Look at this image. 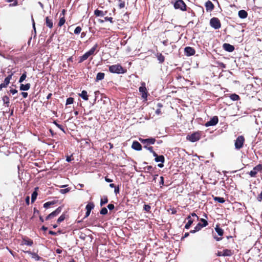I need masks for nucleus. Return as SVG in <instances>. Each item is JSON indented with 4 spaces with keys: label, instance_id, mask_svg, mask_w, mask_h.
Segmentation results:
<instances>
[{
    "label": "nucleus",
    "instance_id": "nucleus-48",
    "mask_svg": "<svg viewBox=\"0 0 262 262\" xmlns=\"http://www.w3.org/2000/svg\"><path fill=\"white\" fill-rule=\"evenodd\" d=\"M53 123H54V124H55V125L57 127H58L60 129H61V130H62L63 132H64V128H63V126H62L61 125H60V124H59L57 123V122H56V121H54L53 122Z\"/></svg>",
    "mask_w": 262,
    "mask_h": 262
},
{
    "label": "nucleus",
    "instance_id": "nucleus-44",
    "mask_svg": "<svg viewBox=\"0 0 262 262\" xmlns=\"http://www.w3.org/2000/svg\"><path fill=\"white\" fill-rule=\"evenodd\" d=\"M203 227H204V226H203L202 224L201 223H199L195 227V231H199V230H200Z\"/></svg>",
    "mask_w": 262,
    "mask_h": 262
},
{
    "label": "nucleus",
    "instance_id": "nucleus-62",
    "mask_svg": "<svg viewBox=\"0 0 262 262\" xmlns=\"http://www.w3.org/2000/svg\"><path fill=\"white\" fill-rule=\"evenodd\" d=\"M10 92L12 94H15L17 93V90H16V89H11L10 90Z\"/></svg>",
    "mask_w": 262,
    "mask_h": 262
},
{
    "label": "nucleus",
    "instance_id": "nucleus-56",
    "mask_svg": "<svg viewBox=\"0 0 262 262\" xmlns=\"http://www.w3.org/2000/svg\"><path fill=\"white\" fill-rule=\"evenodd\" d=\"M74 159V158H73V156L72 155L70 156H67V158H66V161L68 162H71V161H72Z\"/></svg>",
    "mask_w": 262,
    "mask_h": 262
},
{
    "label": "nucleus",
    "instance_id": "nucleus-55",
    "mask_svg": "<svg viewBox=\"0 0 262 262\" xmlns=\"http://www.w3.org/2000/svg\"><path fill=\"white\" fill-rule=\"evenodd\" d=\"M160 185H161V187L164 186V178L163 177L161 176L160 177Z\"/></svg>",
    "mask_w": 262,
    "mask_h": 262
},
{
    "label": "nucleus",
    "instance_id": "nucleus-33",
    "mask_svg": "<svg viewBox=\"0 0 262 262\" xmlns=\"http://www.w3.org/2000/svg\"><path fill=\"white\" fill-rule=\"evenodd\" d=\"M98 47V45L96 43L88 52L91 55H93L95 54V52L97 50Z\"/></svg>",
    "mask_w": 262,
    "mask_h": 262
},
{
    "label": "nucleus",
    "instance_id": "nucleus-58",
    "mask_svg": "<svg viewBox=\"0 0 262 262\" xmlns=\"http://www.w3.org/2000/svg\"><path fill=\"white\" fill-rule=\"evenodd\" d=\"M25 202H26V204L27 205H29L30 204V197H29V196H27L26 198Z\"/></svg>",
    "mask_w": 262,
    "mask_h": 262
},
{
    "label": "nucleus",
    "instance_id": "nucleus-54",
    "mask_svg": "<svg viewBox=\"0 0 262 262\" xmlns=\"http://www.w3.org/2000/svg\"><path fill=\"white\" fill-rule=\"evenodd\" d=\"M256 199L258 202H261L262 201V190L256 196Z\"/></svg>",
    "mask_w": 262,
    "mask_h": 262
},
{
    "label": "nucleus",
    "instance_id": "nucleus-61",
    "mask_svg": "<svg viewBox=\"0 0 262 262\" xmlns=\"http://www.w3.org/2000/svg\"><path fill=\"white\" fill-rule=\"evenodd\" d=\"M216 254L217 256H224L223 251H218Z\"/></svg>",
    "mask_w": 262,
    "mask_h": 262
},
{
    "label": "nucleus",
    "instance_id": "nucleus-4",
    "mask_svg": "<svg viewBox=\"0 0 262 262\" xmlns=\"http://www.w3.org/2000/svg\"><path fill=\"white\" fill-rule=\"evenodd\" d=\"M210 26L215 30L219 29L221 27V23L220 19L217 17H212L210 20Z\"/></svg>",
    "mask_w": 262,
    "mask_h": 262
},
{
    "label": "nucleus",
    "instance_id": "nucleus-29",
    "mask_svg": "<svg viewBox=\"0 0 262 262\" xmlns=\"http://www.w3.org/2000/svg\"><path fill=\"white\" fill-rule=\"evenodd\" d=\"M155 160L156 162H161L163 163L165 161V158L163 155L158 156L155 158Z\"/></svg>",
    "mask_w": 262,
    "mask_h": 262
},
{
    "label": "nucleus",
    "instance_id": "nucleus-16",
    "mask_svg": "<svg viewBox=\"0 0 262 262\" xmlns=\"http://www.w3.org/2000/svg\"><path fill=\"white\" fill-rule=\"evenodd\" d=\"M132 147L134 149L138 151H140L142 149V145L139 142L136 141L133 142Z\"/></svg>",
    "mask_w": 262,
    "mask_h": 262
},
{
    "label": "nucleus",
    "instance_id": "nucleus-9",
    "mask_svg": "<svg viewBox=\"0 0 262 262\" xmlns=\"http://www.w3.org/2000/svg\"><path fill=\"white\" fill-rule=\"evenodd\" d=\"M139 141L142 143L147 145H150L155 144L156 139L155 138H150L147 139L139 138Z\"/></svg>",
    "mask_w": 262,
    "mask_h": 262
},
{
    "label": "nucleus",
    "instance_id": "nucleus-59",
    "mask_svg": "<svg viewBox=\"0 0 262 262\" xmlns=\"http://www.w3.org/2000/svg\"><path fill=\"white\" fill-rule=\"evenodd\" d=\"M114 192L117 194L119 192V186H116L115 188Z\"/></svg>",
    "mask_w": 262,
    "mask_h": 262
},
{
    "label": "nucleus",
    "instance_id": "nucleus-53",
    "mask_svg": "<svg viewBox=\"0 0 262 262\" xmlns=\"http://www.w3.org/2000/svg\"><path fill=\"white\" fill-rule=\"evenodd\" d=\"M104 20L105 21H108L111 23H114L113 18L112 17L105 16V17H104Z\"/></svg>",
    "mask_w": 262,
    "mask_h": 262
},
{
    "label": "nucleus",
    "instance_id": "nucleus-46",
    "mask_svg": "<svg viewBox=\"0 0 262 262\" xmlns=\"http://www.w3.org/2000/svg\"><path fill=\"white\" fill-rule=\"evenodd\" d=\"M74 98L72 97H69L67 99L66 105L71 104L73 103Z\"/></svg>",
    "mask_w": 262,
    "mask_h": 262
},
{
    "label": "nucleus",
    "instance_id": "nucleus-34",
    "mask_svg": "<svg viewBox=\"0 0 262 262\" xmlns=\"http://www.w3.org/2000/svg\"><path fill=\"white\" fill-rule=\"evenodd\" d=\"M4 1L7 3L13 2V3L10 4V6H11V7L16 6L17 5H18L17 0H4Z\"/></svg>",
    "mask_w": 262,
    "mask_h": 262
},
{
    "label": "nucleus",
    "instance_id": "nucleus-19",
    "mask_svg": "<svg viewBox=\"0 0 262 262\" xmlns=\"http://www.w3.org/2000/svg\"><path fill=\"white\" fill-rule=\"evenodd\" d=\"M23 241L24 245L31 246L33 244V241L28 237H25L23 238Z\"/></svg>",
    "mask_w": 262,
    "mask_h": 262
},
{
    "label": "nucleus",
    "instance_id": "nucleus-11",
    "mask_svg": "<svg viewBox=\"0 0 262 262\" xmlns=\"http://www.w3.org/2000/svg\"><path fill=\"white\" fill-rule=\"evenodd\" d=\"M139 92L142 94V97L146 99L147 97V91L145 83L142 84V86L139 89Z\"/></svg>",
    "mask_w": 262,
    "mask_h": 262
},
{
    "label": "nucleus",
    "instance_id": "nucleus-51",
    "mask_svg": "<svg viewBox=\"0 0 262 262\" xmlns=\"http://www.w3.org/2000/svg\"><path fill=\"white\" fill-rule=\"evenodd\" d=\"M119 8L121 9L125 7V2L124 1H122L121 0H119Z\"/></svg>",
    "mask_w": 262,
    "mask_h": 262
},
{
    "label": "nucleus",
    "instance_id": "nucleus-35",
    "mask_svg": "<svg viewBox=\"0 0 262 262\" xmlns=\"http://www.w3.org/2000/svg\"><path fill=\"white\" fill-rule=\"evenodd\" d=\"M108 202V198L107 196H104L100 200V206H102Z\"/></svg>",
    "mask_w": 262,
    "mask_h": 262
},
{
    "label": "nucleus",
    "instance_id": "nucleus-43",
    "mask_svg": "<svg viewBox=\"0 0 262 262\" xmlns=\"http://www.w3.org/2000/svg\"><path fill=\"white\" fill-rule=\"evenodd\" d=\"M107 212L108 210L107 208L105 207L102 208L100 211V213L102 215H106L107 213Z\"/></svg>",
    "mask_w": 262,
    "mask_h": 262
},
{
    "label": "nucleus",
    "instance_id": "nucleus-64",
    "mask_svg": "<svg viewBox=\"0 0 262 262\" xmlns=\"http://www.w3.org/2000/svg\"><path fill=\"white\" fill-rule=\"evenodd\" d=\"M33 211H34V214H39V211L38 210H37L36 208H34Z\"/></svg>",
    "mask_w": 262,
    "mask_h": 262
},
{
    "label": "nucleus",
    "instance_id": "nucleus-24",
    "mask_svg": "<svg viewBox=\"0 0 262 262\" xmlns=\"http://www.w3.org/2000/svg\"><path fill=\"white\" fill-rule=\"evenodd\" d=\"M79 96H80L84 100L87 101L89 100V97L87 94V92L85 90H83L81 92V93L79 94Z\"/></svg>",
    "mask_w": 262,
    "mask_h": 262
},
{
    "label": "nucleus",
    "instance_id": "nucleus-52",
    "mask_svg": "<svg viewBox=\"0 0 262 262\" xmlns=\"http://www.w3.org/2000/svg\"><path fill=\"white\" fill-rule=\"evenodd\" d=\"M200 221L202 223V224L204 227H206L208 224V222L204 219H201Z\"/></svg>",
    "mask_w": 262,
    "mask_h": 262
},
{
    "label": "nucleus",
    "instance_id": "nucleus-38",
    "mask_svg": "<svg viewBox=\"0 0 262 262\" xmlns=\"http://www.w3.org/2000/svg\"><path fill=\"white\" fill-rule=\"evenodd\" d=\"M55 204V201H50V202H46L44 204H43V207L47 209L48 208H49L50 207L51 205H53L54 204Z\"/></svg>",
    "mask_w": 262,
    "mask_h": 262
},
{
    "label": "nucleus",
    "instance_id": "nucleus-8",
    "mask_svg": "<svg viewBox=\"0 0 262 262\" xmlns=\"http://www.w3.org/2000/svg\"><path fill=\"white\" fill-rule=\"evenodd\" d=\"M219 122V119L217 116H213L211 119L207 121L205 124V126L206 127H208L210 126H214L217 124Z\"/></svg>",
    "mask_w": 262,
    "mask_h": 262
},
{
    "label": "nucleus",
    "instance_id": "nucleus-21",
    "mask_svg": "<svg viewBox=\"0 0 262 262\" xmlns=\"http://www.w3.org/2000/svg\"><path fill=\"white\" fill-rule=\"evenodd\" d=\"M2 100L3 101L4 104L6 106L9 107L10 106V99L8 96H4L2 98Z\"/></svg>",
    "mask_w": 262,
    "mask_h": 262
},
{
    "label": "nucleus",
    "instance_id": "nucleus-10",
    "mask_svg": "<svg viewBox=\"0 0 262 262\" xmlns=\"http://www.w3.org/2000/svg\"><path fill=\"white\" fill-rule=\"evenodd\" d=\"M13 75V73H11V74H10L6 78H5L4 82L0 84V90H1L3 88H6L8 86V85L10 83V81Z\"/></svg>",
    "mask_w": 262,
    "mask_h": 262
},
{
    "label": "nucleus",
    "instance_id": "nucleus-25",
    "mask_svg": "<svg viewBox=\"0 0 262 262\" xmlns=\"http://www.w3.org/2000/svg\"><path fill=\"white\" fill-rule=\"evenodd\" d=\"M215 230L217 232L219 235L223 236L224 234V230L220 228L218 225H216L215 228Z\"/></svg>",
    "mask_w": 262,
    "mask_h": 262
},
{
    "label": "nucleus",
    "instance_id": "nucleus-32",
    "mask_svg": "<svg viewBox=\"0 0 262 262\" xmlns=\"http://www.w3.org/2000/svg\"><path fill=\"white\" fill-rule=\"evenodd\" d=\"M38 189V187H36L35 188V191H34L32 193L31 195V202L32 203H34V201L36 200L37 196V192L36 191V189Z\"/></svg>",
    "mask_w": 262,
    "mask_h": 262
},
{
    "label": "nucleus",
    "instance_id": "nucleus-26",
    "mask_svg": "<svg viewBox=\"0 0 262 262\" xmlns=\"http://www.w3.org/2000/svg\"><path fill=\"white\" fill-rule=\"evenodd\" d=\"M95 205L93 202H89L86 206L85 209L88 211H91V210L94 208Z\"/></svg>",
    "mask_w": 262,
    "mask_h": 262
},
{
    "label": "nucleus",
    "instance_id": "nucleus-39",
    "mask_svg": "<svg viewBox=\"0 0 262 262\" xmlns=\"http://www.w3.org/2000/svg\"><path fill=\"white\" fill-rule=\"evenodd\" d=\"M231 99L233 101L238 100L239 99V96L235 94H231L230 96Z\"/></svg>",
    "mask_w": 262,
    "mask_h": 262
},
{
    "label": "nucleus",
    "instance_id": "nucleus-40",
    "mask_svg": "<svg viewBox=\"0 0 262 262\" xmlns=\"http://www.w3.org/2000/svg\"><path fill=\"white\" fill-rule=\"evenodd\" d=\"M65 219H66V214L63 213L58 219V220L57 221V223L58 224H60L61 222L65 220Z\"/></svg>",
    "mask_w": 262,
    "mask_h": 262
},
{
    "label": "nucleus",
    "instance_id": "nucleus-45",
    "mask_svg": "<svg viewBox=\"0 0 262 262\" xmlns=\"http://www.w3.org/2000/svg\"><path fill=\"white\" fill-rule=\"evenodd\" d=\"M193 222V220L188 221V222L186 223V224L185 226V228L186 229H189L190 227L191 226V225H192Z\"/></svg>",
    "mask_w": 262,
    "mask_h": 262
},
{
    "label": "nucleus",
    "instance_id": "nucleus-15",
    "mask_svg": "<svg viewBox=\"0 0 262 262\" xmlns=\"http://www.w3.org/2000/svg\"><path fill=\"white\" fill-rule=\"evenodd\" d=\"M205 6L206 9L207 11H212L214 9V5L210 1H208L205 3Z\"/></svg>",
    "mask_w": 262,
    "mask_h": 262
},
{
    "label": "nucleus",
    "instance_id": "nucleus-31",
    "mask_svg": "<svg viewBox=\"0 0 262 262\" xmlns=\"http://www.w3.org/2000/svg\"><path fill=\"white\" fill-rule=\"evenodd\" d=\"M29 253H30L31 256L32 258L35 259V260H39L41 259V257H40L37 253L34 252H29Z\"/></svg>",
    "mask_w": 262,
    "mask_h": 262
},
{
    "label": "nucleus",
    "instance_id": "nucleus-47",
    "mask_svg": "<svg viewBox=\"0 0 262 262\" xmlns=\"http://www.w3.org/2000/svg\"><path fill=\"white\" fill-rule=\"evenodd\" d=\"M81 28L80 26H78L75 28L74 30V33L75 34H79L81 31Z\"/></svg>",
    "mask_w": 262,
    "mask_h": 262
},
{
    "label": "nucleus",
    "instance_id": "nucleus-14",
    "mask_svg": "<svg viewBox=\"0 0 262 262\" xmlns=\"http://www.w3.org/2000/svg\"><path fill=\"white\" fill-rule=\"evenodd\" d=\"M224 257L231 256L234 254V251L232 249H225L223 251Z\"/></svg>",
    "mask_w": 262,
    "mask_h": 262
},
{
    "label": "nucleus",
    "instance_id": "nucleus-12",
    "mask_svg": "<svg viewBox=\"0 0 262 262\" xmlns=\"http://www.w3.org/2000/svg\"><path fill=\"white\" fill-rule=\"evenodd\" d=\"M184 52L186 56H190L195 54V50L190 47H186L184 49Z\"/></svg>",
    "mask_w": 262,
    "mask_h": 262
},
{
    "label": "nucleus",
    "instance_id": "nucleus-2",
    "mask_svg": "<svg viewBox=\"0 0 262 262\" xmlns=\"http://www.w3.org/2000/svg\"><path fill=\"white\" fill-rule=\"evenodd\" d=\"M173 4L175 9H179L182 11L187 10V6L183 0H176Z\"/></svg>",
    "mask_w": 262,
    "mask_h": 262
},
{
    "label": "nucleus",
    "instance_id": "nucleus-13",
    "mask_svg": "<svg viewBox=\"0 0 262 262\" xmlns=\"http://www.w3.org/2000/svg\"><path fill=\"white\" fill-rule=\"evenodd\" d=\"M223 48L226 51L232 52L234 50V47L228 43H225L223 45Z\"/></svg>",
    "mask_w": 262,
    "mask_h": 262
},
{
    "label": "nucleus",
    "instance_id": "nucleus-17",
    "mask_svg": "<svg viewBox=\"0 0 262 262\" xmlns=\"http://www.w3.org/2000/svg\"><path fill=\"white\" fill-rule=\"evenodd\" d=\"M46 25L49 28L51 29L53 28V24L52 19L49 16L46 17Z\"/></svg>",
    "mask_w": 262,
    "mask_h": 262
},
{
    "label": "nucleus",
    "instance_id": "nucleus-28",
    "mask_svg": "<svg viewBox=\"0 0 262 262\" xmlns=\"http://www.w3.org/2000/svg\"><path fill=\"white\" fill-rule=\"evenodd\" d=\"M145 171L147 172L151 173L156 169V167H153L152 166H147L144 168Z\"/></svg>",
    "mask_w": 262,
    "mask_h": 262
},
{
    "label": "nucleus",
    "instance_id": "nucleus-7",
    "mask_svg": "<svg viewBox=\"0 0 262 262\" xmlns=\"http://www.w3.org/2000/svg\"><path fill=\"white\" fill-rule=\"evenodd\" d=\"M62 209V208L61 206L58 207L55 210L47 216L45 220L47 221L56 216L61 212Z\"/></svg>",
    "mask_w": 262,
    "mask_h": 262
},
{
    "label": "nucleus",
    "instance_id": "nucleus-63",
    "mask_svg": "<svg viewBox=\"0 0 262 262\" xmlns=\"http://www.w3.org/2000/svg\"><path fill=\"white\" fill-rule=\"evenodd\" d=\"M21 94L24 98H27L28 96V93L27 92H22Z\"/></svg>",
    "mask_w": 262,
    "mask_h": 262
},
{
    "label": "nucleus",
    "instance_id": "nucleus-22",
    "mask_svg": "<svg viewBox=\"0 0 262 262\" xmlns=\"http://www.w3.org/2000/svg\"><path fill=\"white\" fill-rule=\"evenodd\" d=\"M105 76V74L104 73L99 72L97 74L95 81L98 82L100 80H101L104 79Z\"/></svg>",
    "mask_w": 262,
    "mask_h": 262
},
{
    "label": "nucleus",
    "instance_id": "nucleus-27",
    "mask_svg": "<svg viewBox=\"0 0 262 262\" xmlns=\"http://www.w3.org/2000/svg\"><path fill=\"white\" fill-rule=\"evenodd\" d=\"M94 15L97 17H102L104 16L103 11L96 9L94 11Z\"/></svg>",
    "mask_w": 262,
    "mask_h": 262
},
{
    "label": "nucleus",
    "instance_id": "nucleus-36",
    "mask_svg": "<svg viewBox=\"0 0 262 262\" xmlns=\"http://www.w3.org/2000/svg\"><path fill=\"white\" fill-rule=\"evenodd\" d=\"M214 201L220 203H224L225 202L224 198L218 196L213 197Z\"/></svg>",
    "mask_w": 262,
    "mask_h": 262
},
{
    "label": "nucleus",
    "instance_id": "nucleus-20",
    "mask_svg": "<svg viewBox=\"0 0 262 262\" xmlns=\"http://www.w3.org/2000/svg\"><path fill=\"white\" fill-rule=\"evenodd\" d=\"M238 16L241 18H243V19L246 18L248 16L247 12L244 10H239L238 11Z\"/></svg>",
    "mask_w": 262,
    "mask_h": 262
},
{
    "label": "nucleus",
    "instance_id": "nucleus-60",
    "mask_svg": "<svg viewBox=\"0 0 262 262\" xmlns=\"http://www.w3.org/2000/svg\"><path fill=\"white\" fill-rule=\"evenodd\" d=\"M56 252L58 254H61L62 252V248H58L55 250Z\"/></svg>",
    "mask_w": 262,
    "mask_h": 262
},
{
    "label": "nucleus",
    "instance_id": "nucleus-5",
    "mask_svg": "<svg viewBox=\"0 0 262 262\" xmlns=\"http://www.w3.org/2000/svg\"><path fill=\"white\" fill-rule=\"evenodd\" d=\"M245 142V138L243 136H239L235 141V147L237 149H239L243 147Z\"/></svg>",
    "mask_w": 262,
    "mask_h": 262
},
{
    "label": "nucleus",
    "instance_id": "nucleus-57",
    "mask_svg": "<svg viewBox=\"0 0 262 262\" xmlns=\"http://www.w3.org/2000/svg\"><path fill=\"white\" fill-rule=\"evenodd\" d=\"M107 208L110 210H112L113 209H114L115 208V206H114V205L113 204H110L107 205Z\"/></svg>",
    "mask_w": 262,
    "mask_h": 262
},
{
    "label": "nucleus",
    "instance_id": "nucleus-42",
    "mask_svg": "<svg viewBox=\"0 0 262 262\" xmlns=\"http://www.w3.org/2000/svg\"><path fill=\"white\" fill-rule=\"evenodd\" d=\"M26 77H27V72L26 71H25V72L20 76V77L19 79V82H20V83L23 82L25 80Z\"/></svg>",
    "mask_w": 262,
    "mask_h": 262
},
{
    "label": "nucleus",
    "instance_id": "nucleus-30",
    "mask_svg": "<svg viewBox=\"0 0 262 262\" xmlns=\"http://www.w3.org/2000/svg\"><path fill=\"white\" fill-rule=\"evenodd\" d=\"M156 56L160 63H162L164 62L165 57L161 53H158Z\"/></svg>",
    "mask_w": 262,
    "mask_h": 262
},
{
    "label": "nucleus",
    "instance_id": "nucleus-3",
    "mask_svg": "<svg viewBox=\"0 0 262 262\" xmlns=\"http://www.w3.org/2000/svg\"><path fill=\"white\" fill-rule=\"evenodd\" d=\"M201 138V132H194L190 135H188L186 139L191 142L199 141Z\"/></svg>",
    "mask_w": 262,
    "mask_h": 262
},
{
    "label": "nucleus",
    "instance_id": "nucleus-41",
    "mask_svg": "<svg viewBox=\"0 0 262 262\" xmlns=\"http://www.w3.org/2000/svg\"><path fill=\"white\" fill-rule=\"evenodd\" d=\"M65 22H66V19H65L64 16H62L60 18L58 26L59 27H61L62 25H64Z\"/></svg>",
    "mask_w": 262,
    "mask_h": 262
},
{
    "label": "nucleus",
    "instance_id": "nucleus-37",
    "mask_svg": "<svg viewBox=\"0 0 262 262\" xmlns=\"http://www.w3.org/2000/svg\"><path fill=\"white\" fill-rule=\"evenodd\" d=\"M157 106L158 108L156 111V114L158 115H159L162 114L161 111V108L163 107V104L161 103H158L157 104Z\"/></svg>",
    "mask_w": 262,
    "mask_h": 262
},
{
    "label": "nucleus",
    "instance_id": "nucleus-23",
    "mask_svg": "<svg viewBox=\"0 0 262 262\" xmlns=\"http://www.w3.org/2000/svg\"><path fill=\"white\" fill-rule=\"evenodd\" d=\"M31 85L30 83H27L26 84H21L20 85V90L21 91H28L30 89Z\"/></svg>",
    "mask_w": 262,
    "mask_h": 262
},
{
    "label": "nucleus",
    "instance_id": "nucleus-50",
    "mask_svg": "<svg viewBox=\"0 0 262 262\" xmlns=\"http://www.w3.org/2000/svg\"><path fill=\"white\" fill-rule=\"evenodd\" d=\"M144 210L147 212H150V206L149 205H147V204H145L144 205Z\"/></svg>",
    "mask_w": 262,
    "mask_h": 262
},
{
    "label": "nucleus",
    "instance_id": "nucleus-6",
    "mask_svg": "<svg viewBox=\"0 0 262 262\" xmlns=\"http://www.w3.org/2000/svg\"><path fill=\"white\" fill-rule=\"evenodd\" d=\"M262 170V165L259 164L255 166L253 170L249 172L248 173L250 176L251 177H255L257 172L260 171Z\"/></svg>",
    "mask_w": 262,
    "mask_h": 262
},
{
    "label": "nucleus",
    "instance_id": "nucleus-18",
    "mask_svg": "<svg viewBox=\"0 0 262 262\" xmlns=\"http://www.w3.org/2000/svg\"><path fill=\"white\" fill-rule=\"evenodd\" d=\"M91 55L88 51L85 54H84L82 56L79 57V63H81L83 62L84 60H86Z\"/></svg>",
    "mask_w": 262,
    "mask_h": 262
},
{
    "label": "nucleus",
    "instance_id": "nucleus-49",
    "mask_svg": "<svg viewBox=\"0 0 262 262\" xmlns=\"http://www.w3.org/2000/svg\"><path fill=\"white\" fill-rule=\"evenodd\" d=\"M70 191V188H67L66 189H62L60 190V192L62 194L66 193Z\"/></svg>",
    "mask_w": 262,
    "mask_h": 262
},
{
    "label": "nucleus",
    "instance_id": "nucleus-1",
    "mask_svg": "<svg viewBox=\"0 0 262 262\" xmlns=\"http://www.w3.org/2000/svg\"><path fill=\"white\" fill-rule=\"evenodd\" d=\"M109 71L112 73L123 74L126 72L119 64L112 65L109 67Z\"/></svg>",
    "mask_w": 262,
    "mask_h": 262
}]
</instances>
